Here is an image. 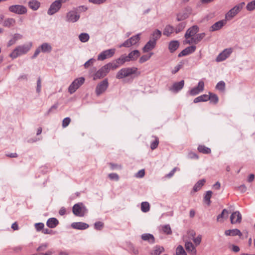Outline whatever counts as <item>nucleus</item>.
Wrapping results in <instances>:
<instances>
[{
  "mask_svg": "<svg viewBox=\"0 0 255 255\" xmlns=\"http://www.w3.org/2000/svg\"><path fill=\"white\" fill-rule=\"evenodd\" d=\"M85 82L84 77H80L75 79L68 88L70 94L74 93Z\"/></svg>",
  "mask_w": 255,
  "mask_h": 255,
  "instance_id": "obj_4",
  "label": "nucleus"
},
{
  "mask_svg": "<svg viewBox=\"0 0 255 255\" xmlns=\"http://www.w3.org/2000/svg\"><path fill=\"white\" fill-rule=\"evenodd\" d=\"M139 56L140 52L138 50H134L127 55L129 61L136 60Z\"/></svg>",
  "mask_w": 255,
  "mask_h": 255,
  "instance_id": "obj_24",
  "label": "nucleus"
},
{
  "mask_svg": "<svg viewBox=\"0 0 255 255\" xmlns=\"http://www.w3.org/2000/svg\"><path fill=\"white\" fill-rule=\"evenodd\" d=\"M229 212L226 209H224L221 214H219L217 218V220L218 222H223V219L224 218H227L228 216Z\"/></svg>",
  "mask_w": 255,
  "mask_h": 255,
  "instance_id": "obj_29",
  "label": "nucleus"
},
{
  "mask_svg": "<svg viewBox=\"0 0 255 255\" xmlns=\"http://www.w3.org/2000/svg\"><path fill=\"white\" fill-rule=\"evenodd\" d=\"M72 211L73 214L77 216L83 217L84 216L83 209L79 204H75L73 207Z\"/></svg>",
  "mask_w": 255,
  "mask_h": 255,
  "instance_id": "obj_16",
  "label": "nucleus"
},
{
  "mask_svg": "<svg viewBox=\"0 0 255 255\" xmlns=\"http://www.w3.org/2000/svg\"><path fill=\"white\" fill-rule=\"evenodd\" d=\"M209 95L206 94H204L201 95L197 98H196L194 100V103H197L200 102H206L209 100Z\"/></svg>",
  "mask_w": 255,
  "mask_h": 255,
  "instance_id": "obj_31",
  "label": "nucleus"
},
{
  "mask_svg": "<svg viewBox=\"0 0 255 255\" xmlns=\"http://www.w3.org/2000/svg\"><path fill=\"white\" fill-rule=\"evenodd\" d=\"M106 65L107 68H108L109 71L111 69L114 70V69H116V68H117L118 67H119V66H120V65H119L118 63H117V60H116L115 62H113L108 63V64H107Z\"/></svg>",
  "mask_w": 255,
  "mask_h": 255,
  "instance_id": "obj_38",
  "label": "nucleus"
},
{
  "mask_svg": "<svg viewBox=\"0 0 255 255\" xmlns=\"http://www.w3.org/2000/svg\"><path fill=\"white\" fill-rule=\"evenodd\" d=\"M131 40L132 41L134 45L136 44L140 40V34H136L131 37H130Z\"/></svg>",
  "mask_w": 255,
  "mask_h": 255,
  "instance_id": "obj_55",
  "label": "nucleus"
},
{
  "mask_svg": "<svg viewBox=\"0 0 255 255\" xmlns=\"http://www.w3.org/2000/svg\"><path fill=\"white\" fill-rule=\"evenodd\" d=\"M28 6L33 10H36L40 6V3L36 0H32L28 2Z\"/></svg>",
  "mask_w": 255,
  "mask_h": 255,
  "instance_id": "obj_27",
  "label": "nucleus"
},
{
  "mask_svg": "<svg viewBox=\"0 0 255 255\" xmlns=\"http://www.w3.org/2000/svg\"><path fill=\"white\" fill-rule=\"evenodd\" d=\"M153 54V53H150L149 55H142L139 60V62L140 63H143L146 61H147L148 59H150L151 55Z\"/></svg>",
  "mask_w": 255,
  "mask_h": 255,
  "instance_id": "obj_47",
  "label": "nucleus"
},
{
  "mask_svg": "<svg viewBox=\"0 0 255 255\" xmlns=\"http://www.w3.org/2000/svg\"><path fill=\"white\" fill-rule=\"evenodd\" d=\"M161 36V31L158 29H156L152 33L151 36L150 37L151 40H154L155 42L156 43V41L160 38Z\"/></svg>",
  "mask_w": 255,
  "mask_h": 255,
  "instance_id": "obj_32",
  "label": "nucleus"
},
{
  "mask_svg": "<svg viewBox=\"0 0 255 255\" xmlns=\"http://www.w3.org/2000/svg\"><path fill=\"white\" fill-rule=\"evenodd\" d=\"M71 122V119L69 117L64 118L62 121V127L65 128L67 127Z\"/></svg>",
  "mask_w": 255,
  "mask_h": 255,
  "instance_id": "obj_52",
  "label": "nucleus"
},
{
  "mask_svg": "<svg viewBox=\"0 0 255 255\" xmlns=\"http://www.w3.org/2000/svg\"><path fill=\"white\" fill-rule=\"evenodd\" d=\"M79 18L80 15L76 9L69 11L66 15V20L69 22H75L79 20Z\"/></svg>",
  "mask_w": 255,
  "mask_h": 255,
  "instance_id": "obj_6",
  "label": "nucleus"
},
{
  "mask_svg": "<svg viewBox=\"0 0 255 255\" xmlns=\"http://www.w3.org/2000/svg\"><path fill=\"white\" fill-rule=\"evenodd\" d=\"M30 48L28 45H23L18 46L15 48L10 54V57L12 59L16 58L18 56L26 53Z\"/></svg>",
  "mask_w": 255,
  "mask_h": 255,
  "instance_id": "obj_3",
  "label": "nucleus"
},
{
  "mask_svg": "<svg viewBox=\"0 0 255 255\" xmlns=\"http://www.w3.org/2000/svg\"><path fill=\"white\" fill-rule=\"evenodd\" d=\"M232 52L231 48L226 49L220 53L216 58V61L221 62L227 58Z\"/></svg>",
  "mask_w": 255,
  "mask_h": 255,
  "instance_id": "obj_11",
  "label": "nucleus"
},
{
  "mask_svg": "<svg viewBox=\"0 0 255 255\" xmlns=\"http://www.w3.org/2000/svg\"><path fill=\"white\" fill-rule=\"evenodd\" d=\"M186 25V23L185 22H182L178 24L175 28L176 33H178L179 32L182 31L185 27Z\"/></svg>",
  "mask_w": 255,
  "mask_h": 255,
  "instance_id": "obj_42",
  "label": "nucleus"
},
{
  "mask_svg": "<svg viewBox=\"0 0 255 255\" xmlns=\"http://www.w3.org/2000/svg\"><path fill=\"white\" fill-rule=\"evenodd\" d=\"M204 83L203 81H200L198 83L197 87L192 88L189 92L190 94L192 96H194L198 94L200 92L204 90Z\"/></svg>",
  "mask_w": 255,
  "mask_h": 255,
  "instance_id": "obj_13",
  "label": "nucleus"
},
{
  "mask_svg": "<svg viewBox=\"0 0 255 255\" xmlns=\"http://www.w3.org/2000/svg\"><path fill=\"white\" fill-rule=\"evenodd\" d=\"M206 182L205 179H203L198 181L194 186L193 190L194 192H197L200 190L202 187L204 185Z\"/></svg>",
  "mask_w": 255,
  "mask_h": 255,
  "instance_id": "obj_30",
  "label": "nucleus"
},
{
  "mask_svg": "<svg viewBox=\"0 0 255 255\" xmlns=\"http://www.w3.org/2000/svg\"><path fill=\"white\" fill-rule=\"evenodd\" d=\"M15 24V20L13 18H6L3 23V26L6 27L13 26Z\"/></svg>",
  "mask_w": 255,
  "mask_h": 255,
  "instance_id": "obj_28",
  "label": "nucleus"
},
{
  "mask_svg": "<svg viewBox=\"0 0 255 255\" xmlns=\"http://www.w3.org/2000/svg\"><path fill=\"white\" fill-rule=\"evenodd\" d=\"M62 4L58 1L55 0L50 5L47 14L49 15H52L57 12L61 8Z\"/></svg>",
  "mask_w": 255,
  "mask_h": 255,
  "instance_id": "obj_7",
  "label": "nucleus"
},
{
  "mask_svg": "<svg viewBox=\"0 0 255 255\" xmlns=\"http://www.w3.org/2000/svg\"><path fill=\"white\" fill-rule=\"evenodd\" d=\"M183 63L180 62L177 66H176L174 69L172 71V73L174 74L177 73L182 67Z\"/></svg>",
  "mask_w": 255,
  "mask_h": 255,
  "instance_id": "obj_58",
  "label": "nucleus"
},
{
  "mask_svg": "<svg viewBox=\"0 0 255 255\" xmlns=\"http://www.w3.org/2000/svg\"><path fill=\"white\" fill-rule=\"evenodd\" d=\"M154 140L150 144V148L152 150L156 149L159 144V139L157 137L154 136Z\"/></svg>",
  "mask_w": 255,
  "mask_h": 255,
  "instance_id": "obj_45",
  "label": "nucleus"
},
{
  "mask_svg": "<svg viewBox=\"0 0 255 255\" xmlns=\"http://www.w3.org/2000/svg\"><path fill=\"white\" fill-rule=\"evenodd\" d=\"M71 227L75 229L85 230L89 227V225L83 222H74L71 224Z\"/></svg>",
  "mask_w": 255,
  "mask_h": 255,
  "instance_id": "obj_20",
  "label": "nucleus"
},
{
  "mask_svg": "<svg viewBox=\"0 0 255 255\" xmlns=\"http://www.w3.org/2000/svg\"><path fill=\"white\" fill-rule=\"evenodd\" d=\"M109 72L108 68H107L106 65H105L96 72L94 75L93 79L96 80L98 79L103 78L106 76Z\"/></svg>",
  "mask_w": 255,
  "mask_h": 255,
  "instance_id": "obj_9",
  "label": "nucleus"
},
{
  "mask_svg": "<svg viewBox=\"0 0 255 255\" xmlns=\"http://www.w3.org/2000/svg\"><path fill=\"white\" fill-rule=\"evenodd\" d=\"M40 48L42 52H50L52 50V47L48 43H44L40 46Z\"/></svg>",
  "mask_w": 255,
  "mask_h": 255,
  "instance_id": "obj_33",
  "label": "nucleus"
},
{
  "mask_svg": "<svg viewBox=\"0 0 255 255\" xmlns=\"http://www.w3.org/2000/svg\"><path fill=\"white\" fill-rule=\"evenodd\" d=\"M89 35L88 33H82L79 36V40L82 42H86L89 39Z\"/></svg>",
  "mask_w": 255,
  "mask_h": 255,
  "instance_id": "obj_39",
  "label": "nucleus"
},
{
  "mask_svg": "<svg viewBox=\"0 0 255 255\" xmlns=\"http://www.w3.org/2000/svg\"><path fill=\"white\" fill-rule=\"evenodd\" d=\"M174 29V28L172 26L170 25H167L163 30V35L169 36L173 32Z\"/></svg>",
  "mask_w": 255,
  "mask_h": 255,
  "instance_id": "obj_34",
  "label": "nucleus"
},
{
  "mask_svg": "<svg viewBox=\"0 0 255 255\" xmlns=\"http://www.w3.org/2000/svg\"><path fill=\"white\" fill-rule=\"evenodd\" d=\"M144 175H145L144 170L141 169L135 174V176L136 178H142L144 176Z\"/></svg>",
  "mask_w": 255,
  "mask_h": 255,
  "instance_id": "obj_60",
  "label": "nucleus"
},
{
  "mask_svg": "<svg viewBox=\"0 0 255 255\" xmlns=\"http://www.w3.org/2000/svg\"><path fill=\"white\" fill-rule=\"evenodd\" d=\"M58 223L59 222L56 218H51L47 220L46 225L50 228H54L57 226Z\"/></svg>",
  "mask_w": 255,
  "mask_h": 255,
  "instance_id": "obj_26",
  "label": "nucleus"
},
{
  "mask_svg": "<svg viewBox=\"0 0 255 255\" xmlns=\"http://www.w3.org/2000/svg\"><path fill=\"white\" fill-rule=\"evenodd\" d=\"M245 4L244 2H242L231 9L225 15L226 19L227 20H231L242 9Z\"/></svg>",
  "mask_w": 255,
  "mask_h": 255,
  "instance_id": "obj_2",
  "label": "nucleus"
},
{
  "mask_svg": "<svg viewBox=\"0 0 255 255\" xmlns=\"http://www.w3.org/2000/svg\"><path fill=\"white\" fill-rule=\"evenodd\" d=\"M115 53V49H110L101 52L98 57V60H104L112 57Z\"/></svg>",
  "mask_w": 255,
  "mask_h": 255,
  "instance_id": "obj_10",
  "label": "nucleus"
},
{
  "mask_svg": "<svg viewBox=\"0 0 255 255\" xmlns=\"http://www.w3.org/2000/svg\"><path fill=\"white\" fill-rule=\"evenodd\" d=\"M175 255H187V254L183 247L181 245H179L176 248Z\"/></svg>",
  "mask_w": 255,
  "mask_h": 255,
  "instance_id": "obj_43",
  "label": "nucleus"
},
{
  "mask_svg": "<svg viewBox=\"0 0 255 255\" xmlns=\"http://www.w3.org/2000/svg\"><path fill=\"white\" fill-rule=\"evenodd\" d=\"M201 239H202V236H201V235H199L196 238H194L193 239V241L194 244L196 246H198L200 245V244L201 242Z\"/></svg>",
  "mask_w": 255,
  "mask_h": 255,
  "instance_id": "obj_57",
  "label": "nucleus"
},
{
  "mask_svg": "<svg viewBox=\"0 0 255 255\" xmlns=\"http://www.w3.org/2000/svg\"><path fill=\"white\" fill-rule=\"evenodd\" d=\"M150 205L147 202H143L141 204V210L144 212L146 213L149 211Z\"/></svg>",
  "mask_w": 255,
  "mask_h": 255,
  "instance_id": "obj_37",
  "label": "nucleus"
},
{
  "mask_svg": "<svg viewBox=\"0 0 255 255\" xmlns=\"http://www.w3.org/2000/svg\"><path fill=\"white\" fill-rule=\"evenodd\" d=\"M109 85L108 80H104L98 84L96 88V93L97 96H99L104 92L107 89Z\"/></svg>",
  "mask_w": 255,
  "mask_h": 255,
  "instance_id": "obj_8",
  "label": "nucleus"
},
{
  "mask_svg": "<svg viewBox=\"0 0 255 255\" xmlns=\"http://www.w3.org/2000/svg\"><path fill=\"white\" fill-rule=\"evenodd\" d=\"M140 74V72L138 71L136 67H127L123 68L120 70L116 74V78L122 79L125 78L129 77L132 75L138 76Z\"/></svg>",
  "mask_w": 255,
  "mask_h": 255,
  "instance_id": "obj_1",
  "label": "nucleus"
},
{
  "mask_svg": "<svg viewBox=\"0 0 255 255\" xmlns=\"http://www.w3.org/2000/svg\"><path fill=\"white\" fill-rule=\"evenodd\" d=\"M142 240L147 241L150 244H154L155 243V238L154 236L150 234H143L141 237Z\"/></svg>",
  "mask_w": 255,
  "mask_h": 255,
  "instance_id": "obj_22",
  "label": "nucleus"
},
{
  "mask_svg": "<svg viewBox=\"0 0 255 255\" xmlns=\"http://www.w3.org/2000/svg\"><path fill=\"white\" fill-rule=\"evenodd\" d=\"M129 61L128 58L126 55H122L117 59V63L120 66L124 65L125 62Z\"/></svg>",
  "mask_w": 255,
  "mask_h": 255,
  "instance_id": "obj_35",
  "label": "nucleus"
},
{
  "mask_svg": "<svg viewBox=\"0 0 255 255\" xmlns=\"http://www.w3.org/2000/svg\"><path fill=\"white\" fill-rule=\"evenodd\" d=\"M41 81L40 78H39L37 81V87H36V92L38 93H39L41 91Z\"/></svg>",
  "mask_w": 255,
  "mask_h": 255,
  "instance_id": "obj_62",
  "label": "nucleus"
},
{
  "mask_svg": "<svg viewBox=\"0 0 255 255\" xmlns=\"http://www.w3.org/2000/svg\"><path fill=\"white\" fill-rule=\"evenodd\" d=\"M212 192L211 191H208L204 198V201L207 204L209 205L211 204L210 199L212 197Z\"/></svg>",
  "mask_w": 255,
  "mask_h": 255,
  "instance_id": "obj_44",
  "label": "nucleus"
},
{
  "mask_svg": "<svg viewBox=\"0 0 255 255\" xmlns=\"http://www.w3.org/2000/svg\"><path fill=\"white\" fill-rule=\"evenodd\" d=\"M179 46V42L177 40H172L169 43L168 49L171 53L175 51Z\"/></svg>",
  "mask_w": 255,
  "mask_h": 255,
  "instance_id": "obj_21",
  "label": "nucleus"
},
{
  "mask_svg": "<svg viewBox=\"0 0 255 255\" xmlns=\"http://www.w3.org/2000/svg\"><path fill=\"white\" fill-rule=\"evenodd\" d=\"M205 36V33L197 34L194 38V44H197L203 39Z\"/></svg>",
  "mask_w": 255,
  "mask_h": 255,
  "instance_id": "obj_41",
  "label": "nucleus"
},
{
  "mask_svg": "<svg viewBox=\"0 0 255 255\" xmlns=\"http://www.w3.org/2000/svg\"><path fill=\"white\" fill-rule=\"evenodd\" d=\"M230 220L232 224L240 223L242 221V215L239 211L234 212L231 215Z\"/></svg>",
  "mask_w": 255,
  "mask_h": 255,
  "instance_id": "obj_14",
  "label": "nucleus"
},
{
  "mask_svg": "<svg viewBox=\"0 0 255 255\" xmlns=\"http://www.w3.org/2000/svg\"><path fill=\"white\" fill-rule=\"evenodd\" d=\"M226 24V20H222L215 23L210 28V31H215L220 29Z\"/></svg>",
  "mask_w": 255,
  "mask_h": 255,
  "instance_id": "obj_19",
  "label": "nucleus"
},
{
  "mask_svg": "<svg viewBox=\"0 0 255 255\" xmlns=\"http://www.w3.org/2000/svg\"><path fill=\"white\" fill-rule=\"evenodd\" d=\"M199 30V28L197 25H193L190 27L186 31L185 34V38L189 39V38L194 36Z\"/></svg>",
  "mask_w": 255,
  "mask_h": 255,
  "instance_id": "obj_12",
  "label": "nucleus"
},
{
  "mask_svg": "<svg viewBox=\"0 0 255 255\" xmlns=\"http://www.w3.org/2000/svg\"><path fill=\"white\" fill-rule=\"evenodd\" d=\"M196 49V47L194 45L189 46L183 49L178 55L179 57L186 56L193 53Z\"/></svg>",
  "mask_w": 255,
  "mask_h": 255,
  "instance_id": "obj_15",
  "label": "nucleus"
},
{
  "mask_svg": "<svg viewBox=\"0 0 255 255\" xmlns=\"http://www.w3.org/2000/svg\"><path fill=\"white\" fill-rule=\"evenodd\" d=\"M9 11L17 14H23L27 12V8L23 5L15 4L9 7Z\"/></svg>",
  "mask_w": 255,
  "mask_h": 255,
  "instance_id": "obj_5",
  "label": "nucleus"
},
{
  "mask_svg": "<svg viewBox=\"0 0 255 255\" xmlns=\"http://www.w3.org/2000/svg\"><path fill=\"white\" fill-rule=\"evenodd\" d=\"M163 232L167 235H170L172 233L171 229L169 225H166L162 227Z\"/></svg>",
  "mask_w": 255,
  "mask_h": 255,
  "instance_id": "obj_48",
  "label": "nucleus"
},
{
  "mask_svg": "<svg viewBox=\"0 0 255 255\" xmlns=\"http://www.w3.org/2000/svg\"><path fill=\"white\" fill-rule=\"evenodd\" d=\"M188 158L190 159H198L199 157L194 152H190L188 154Z\"/></svg>",
  "mask_w": 255,
  "mask_h": 255,
  "instance_id": "obj_64",
  "label": "nucleus"
},
{
  "mask_svg": "<svg viewBox=\"0 0 255 255\" xmlns=\"http://www.w3.org/2000/svg\"><path fill=\"white\" fill-rule=\"evenodd\" d=\"M209 100H210L211 102H213L214 104H216L218 102V97L216 94L210 93V96H209Z\"/></svg>",
  "mask_w": 255,
  "mask_h": 255,
  "instance_id": "obj_49",
  "label": "nucleus"
},
{
  "mask_svg": "<svg viewBox=\"0 0 255 255\" xmlns=\"http://www.w3.org/2000/svg\"><path fill=\"white\" fill-rule=\"evenodd\" d=\"M106 0H89V1L94 4H101L105 2Z\"/></svg>",
  "mask_w": 255,
  "mask_h": 255,
  "instance_id": "obj_61",
  "label": "nucleus"
},
{
  "mask_svg": "<svg viewBox=\"0 0 255 255\" xmlns=\"http://www.w3.org/2000/svg\"><path fill=\"white\" fill-rule=\"evenodd\" d=\"M164 252V248L160 246H155L150 252V255H159Z\"/></svg>",
  "mask_w": 255,
  "mask_h": 255,
  "instance_id": "obj_25",
  "label": "nucleus"
},
{
  "mask_svg": "<svg viewBox=\"0 0 255 255\" xmlns=\"http://www.w3.org/2000/svg\"><path fill=\"white\" fill-rule=\"evenodd\" d=\"M108 176L110 178V179L112 180H115L117 181L119 180V175L115 173H110L109 174Z\"/></svg>",
  "mask_w": 255,
  "mask_h": 255,
  "instance_id": "obj_54",
  "label": "nucleus"
},
{
  "mask_svg": "<svg viewBox=\"0 0 255 255\" xmlns=\"http://www.w3.org/2000/svg\"><path fill=\"white\" fill-rule=\"evenodd\" d=\"M185 247L187 252L192 255H196V250L193 244L191 242H186Z\"/></svg>",
  "mask_w": 255,
  "mask_h": 255,
  "instance_id": "obj_23",
  "label": "nucleus"
},
{
  "mask_svg": "<svg viewBox=\"0 0 255 255\" xmlns=\"http://www.w3.org/2000/svg\"><path fill=\"white\" fill-rule=\"evenodd\" d=\"M96 60L94 58H91L88 60L84 64V66L85 68H89L90 66L92 65Z\"/></svg>",
  "mask_w": 255,
  "mask_h": 255,
  "instance_id": "obj_53",
  "label": "nucleus"
},
{
  "mask_svg": "<svg viewBox=\"0 0 255 255\" xmlns=\"http://www.w3.org/2000/svg\"><path fill=\"white\" fill-rule=\"evenodd\" d=\"M130 46H131V45L129 43V42L128 39H127L123 43L119 45V47L120 48L122 47L128 48L130 47Z\"/></svg>",
  "mask_w": 255,
  "mask_h": 255,
  "instance_id": "obj_63",
  "label": "nucleus"
},
{
  "mask_svg": "<svg viewBox=\"0 0 255 255\" xmlns=\"http://www.w3.org/2000/svg\"><path fill=\"white\" fill-rule=\"evenodd\" d=\"M189 14L186 12L180 13L177 14L176 19L178 21H180L187 18Z\"/></svg>",
  "mask_w": 255,
  "mask_h": 255,
  "instance_id": "obj_40",
  "label": "nucleus"
},
{
  "mask_svg": "<svg viewBox=\"0 0 255 255\" xmlns=\"http://www.w3.org/2000/svg\"><path fill=\"white\" fill-rule=\"evenodd\" d=\"M216 88L221 91H224L225 89V83L223 81H220L216 85Z\"/></svg>",
  "mask_w": 255,
  "mask_h": 255,
  "instance_id": "obj_46",
  "label": "nucleus"
},
{
  "mask_svg": "<svg viewBox=\"0 0 255 255\" xmlns=\"http://www.w3.org/2000/svg\"><path fill=\"white\" fill-rule=\"evenodd\" d=\"M184 81L181 80L179 82L174 83L171 87L170 88V90L173 92H177L181 90L184 87Z\"/></svg>",
  "mask_w": 255,
  "mask_h": 255,
  "instance_id": "obj_17",
  "label": "nucleus"
},
{
  "mask_svg": "<svg viewBox=\"0 0 255 255\" xmlns=\"http://www.w3.org/2000/svg\"><path fill=\"white\" fill-rule=\"evenodd\" d=\"M198 150L200 152L204 154H209L211 153V150L210 148H208L205 145H200L198 147Z\"/></svg>",
  "mask_w": 255,
  "mask_h": 255,
  "instance_id": "obj_36",
  "label": "nucleus"
},
{
  "mask_svg": "<svg viewBox=\"0 0 255 255\" xmlns=\"http://www.w3.org/2000/svg\"><path fill=\"white\" fill-rule=\"evenodd\" d=\"M95 228L98 230H101L104 226V224L101 222H97L95 223Z\"/></svg>",
  "mask_w": 255,
  "mask_h": 255,
  "instance_id": "obj_59",
  "label": "nucleus"
},
{
  "mask_svg": "<svg viewBox=\"0 0 255 255\" xmlns=\"http://www.w3.org/2000/svg\"><path fill=\"white\" fill-rule=\"evenodd\" d=\"M239 236L240 237H241L242 236V233L239 229H237L231 230V236Z\"/></svg>",
  "mask_w": 255,
  "mask_h": 255,
  "instance_id": "obj_51",
  "label": "nucleus"
},
{
  "mask_svg": "<svg viewBox=\"0 0 255 255\" xmlns=\"http://www.w3.org/2000/svg\"><path fill=\"white\" fill-rule=\"evenodd\" d=\"M44 227V225L42 223H38L35 224V228L38 232L43 230Z\"/></svg>",
  "mask_w": 255,
  "mask_h": 255,
  "instance_id": "obj_56",
  "label": "nucleus"
},
{
  "mask_svg": "<svg viewBox=\"0 0 255 255\" xmlns=\"http://www.w3.org/2000/svg\"><path fill=\"white\" fill-rule=\"evenodd\" d=\"M156 43L154 40L150 39L143 47V51L144 52H147L152 50L155 47Z\"/></svg>",
  "mask_w": 255,
  "mask_h": 255,
  "instance_id": "obj_18",
  "label": "nucleus"
},
{
  "mask_svg": "<svg viewBox=\"0 0 255 255\" xmlns=\"http://www.w3.org/2000/svg\"><path fill=\"white\" fill-rule=\"evenodd\" d=\"M247 9L251 11L255 9V0L248 3L247 5Z\"/></svg>",
  "mask_w": 255,
  "mask_h": 255,
  "instance_id": "obj_50",
  "label": "nucleus"
}]
</instances>
